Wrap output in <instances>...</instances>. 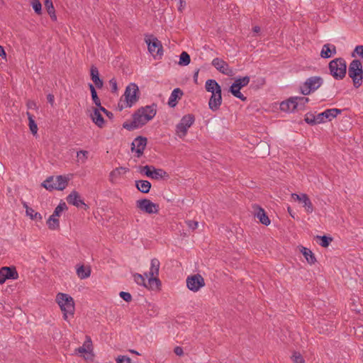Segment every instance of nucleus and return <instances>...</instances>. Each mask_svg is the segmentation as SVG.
I'll list each match as a JSON object with an SVG mask.
<instances>
[{
    "label": "nucleus",
    "instance_id": "ddd939ff",
    "mask_svg": "<svg viewBox=\"0 0 363 363\" xmlns=\"http://www.w3.org/2000/svg\"><path fill=\"white\" fill-rule=\"evenodd\" d=\"M342 110L339 108H329L317 115V120L319 123H325L326 121H331L337 116L342 113Z\"/></svg>",
    "mask_w": 363,
    "mask_h": 363
},
{
    "label": "nucleus",
    "instance_id": "5fc2aeb1",
    "mask_svg": "<svg viewBox=\"0 0 363 363\" xmlns=\"http://www.w3.org/2000/svg\"><path fill=\"white\" fill-rule=\"evenodd\" d=\"M109 85L111 89V92L116 93L118 90V86L117 82L114 78L109 80Z\"/></svg>",
    "mask_w": 363,
    "mask_h": 363
},
{
    "label": "nucleus",
    "instance_id": "72a5a7b5",
    "mask_svg": "<svg viewBox=\"0 0 363 363\" xmlns=\"http://www.w3.org/2000/svg\"><path fill=\"white\" fill-rule=\"evenodd\" d=\"M294 101L297 103L296 110H303L305 105L309 101V99L304 96H295Z\"/></svg>",
    "mask_w": 363,
    "mask_h": 363
},
{
    "label": "nucleus",
    "instance_id": "6e6d98bb",
    "mask_svg": "<svg viewBox=\"0 0 363 363\" xmlns=\"http://www.w3.org/2000/svg\"><path fill=\"white\" fill-rule=\"evenodd\" d=\"M76 155H77V157L78 158H81V155H82V156L85 158H87L88 157V155H89V152L88 151H86V150H81V151H79V152H76Z\"/></svg>",
    "mask_w": 363,
    "mask_h": 363
},
{
    "label": "nucleus",
    "instance_id": "7ed1b4c3",
    "mask_svg": "<svg viewBox=\"0 0 363 363\" xmlns=\"http://www.w3.org/2000/svg\"><path fill=\"white\" fill-rule=\"evenodd\" d=\"M348 75L352 79L355 88H359L362 84L363 68L359 60H353L349 65Z\"/></svg>",
    "mask_w": 363,
    "mask_h": 363
},
{
    "label": "nucleus",
    "instance_id": "c85d7f7f",
    "mask_svg": "<svg viewBox=\"0 0 363 363\" xmlns=\"http://www.w3.org/2000/svg\"><path fill=\"white\" fill-rule=\"evenodd\" d=\"M44 4H45V7L48 14L50 15L52 21H56L57 16L55 14V10L53 6L52 1L51 0H47V1H45Z\"/></svg>",
    "mask_w": 363,
    "mask_h": 363
},
{
    "label": "nucleus",
    "instance_id": "dca6fc26",
    "mask_svg": "<svg viewBox=\"0 0 363 363\" xmlns=\"http://www.w3.org/2000/svg\"><path fill=\"white\" fill-rule=\"evenodd\" d=\"M147 145V138L142 136L137 137L132 143V150L135 151L136 157H140Z\"/></svg>",
    "mask_w": 363,
    "mask_h": 363
},
{
    "label": "nucleus",
    "instance_id": "052dcab7",
    "mask_svg": "<svg viewBox=\"0 0 363 363\" xmlns=\"http://www.w3.org/2000/svg\"><path fill=\"white\" fill-rule=\"evenodd\" d=\"M118 358H122L123 363H133L132 362L131 359L128 356H118Z\"/></svg>",
    "mask_w": 363,
    "mask_h": 363
},
{
    "label": "nucleus",
    "instance_id": "bf43d9fd",
    "mask_svg": "<svg viewBox=\"0 0 363 363\" xmlns=\"http://www.w3.org/2000/svg\"><path fill=\"white\" fill-rule=\"evenodd\" d=\"M174 352L178 356H182L184 354L182 347L179 346L174 349Z\"/></svg>",
    "mask_w": 363,
    "mask_h": 363
},
{
    "label": "nucleus",
    "instance_id": "f257e3e1",
    "mask_svg": "<svg viewBox=\"0 0 363 363\" xmlns=\"http://www.w3.org/2000/svg\"><path fill=\"white\" fill-rule=\"evenodd\" d=\"M157 113V105L152 104L139 108L132 115V121H126L123 123V128L131 131L145 125L152 120Z\"/></svg>",
    "mask_w": 363,
    "mask_h": 363
},
{
    "label": "nucleus",
    "instance_id": "864d4df0",
    "mask_svg": "<svg viewBox=\"0 0 363 363\" xmlns=\"http://www.w3.org/2000/svg\"><path fill=\"white\" fill-rule=\"evenodd\" d=\"M82 346L85 347L89 351L92 350V342L89 336H86V341Z\"/></svg>",
    "mask_w": 363,
    "mask_h": 363
},
{
    "label": "nucleus",
    "instance_id": "20e7f679",
    "mask_svg": "<svg viewBox=\"0 0 363 363\" xmlns=\"http://www.w3.org/2000/svg\"><path fill=\"white\" fill-rule=\"evenodd\" d=\"M330 74L337 80L345 78L347 73V64L342 57L335 58L329 62Z\"/></svg>",
    "mask_w": 363,
    "mask_h": 363
},
{
    "label": "nucleus",
    "instance_id": "f3484780",
    "mask_svg": "<svg viewBox=\"0 0 363 363\" xmlns=\"http://www.w3.org/2000/svg\"><path fill=\"white\" fill-rule=\"evenodd\" d=\"M129 172V168L125 167H119L113 169L110 173L108 176V181L115 184L118 182V180L121 178V177L125 174Z\"/></svg>",
    "mask_w": 363,
    "mask_h": 363
},
{
    "label": "nucleus",
    "instance_id": "e433bc0d",
    "mask_svg": "<svg viewBox=\"0 0 363 363\" xmlns=\"http://www.w3.org/2000/svg\"><path fill=\"white\" fill-rule=\"evenodd\" d=\"M190 55L185 51H183L179 56V65L181 66H186L190 63Z\"/></svg>",
    "mask_w": 363,
    "mask_h": 363
},
{
    "label": "nucleus",
    "instance_id": "9d476101",
    "mask_svg": "<svg viewBox=\"0 0 363 363\" xmlns=\"http://www.w3.org/2000/svg\"><path fill=\"white\" fill-rule=\"evenodd\" d=\"M18 273L15 266L2 267L0 268V284H3L8 279H17Z\"/></svg>",
    "mask_w": 363,
    "mask_h": 363
},
{
    "label": "nucleus",
    "instance_id": "473e14b6",
    "mask_svg": "<svg viewBox=\"0 0 363 363\" xmlns=\"http://www.w3.org/2000/svg\"><path fill=\"white\" fill-rule=\"evenodd\" d=\"M48 228L50 230H57L60 228V221L57 216L51 215L47 221Z\"/></svg>",
    "mask_w": 363,
    "mask_h": 363
},
{
    "label": "nucleus",
    "instance_id": "a211bd4d",
    "mask_svg": "<svg viewBox=\"0 0 363 363\" xmlns=\"http://www.w3.org/2000/svg\"><path fill=\"white\" fill-rule=\"evenodd\" d=\"M222 104V91L213 93L208 101V107L213 111H218Z\"/></svg>",
    "mask_w": 363,
    "mask_h": 363
},
{
    "label": "nucleus",
    "instance_id": "4468645a",
    "mask_svg": "<svg viewBox=\"0 0 363 363\" xmlns=\"http://www.w3.org/2000/svg\"><path fill=\"white\" fill-rule=\"evenodd\" d=\"M211 65L220 73L227 76L233 75V69L230 68L228 64L223 59L216 57L213 60Z\"/></svg>",
    "mask_w": 363,
    "mask_h": 363
},
{
    "label": "nucleus",
    "instance_id": "7c9ffc66",
    "mask_svg": "<svg viewBox=\"0 0 363 363\" xmlns=\"http://www.w3.org/2000/svg\"><path fill=\"white\" fill-rule=\"evenodd\" d=\"M302 203L303 204V207L305 208L306 211L308 213H311L313 211V204L306 194H302Z\"/></svg>",
    "mask_w": 363,
    "mask_h": 363
},
{
    "label": "nucleus",
    "instance_id": "338daca9",
    "mask_svg": "<svg viewBox=\"0 0 363 363\" xmlns=\"http://www.w3.org/2000/svg\"><path fill=\"white\" fill-rule=\"evenodd\" d=\"M185 6H186V1H183V0H179V6L178 8V10L179 11H182Z\"/></svg>",
    "mask_w": 363,
    "mask_h": 363
},
{
    "label": "nucleus",
    "instance_id": "2f4dec72",
    "mask_svg": "<svg viewBox=\"0 0 363 363\" xmlns=\"http://www.w3.org/2000/svg\"><path fill=\"white\" fill-rule=\"evenodd\" d=\"M77 274L81 279L88 278L89 277H90L91 274V269L90 267H87L86 269H85L84 265H81L79 267L77 268Z\"/></svg>",
    "mask_w": 363,
    "mask_h": 363
},
{
    "label": "nucleus",
    "instance_id": "49530a36",
    "mask_svg": "<svg viewBox=\"0 0 363 363\" xmlns=\"http://www.w3.org/2000/svg\"><path fill=\"white\" fill-rule=\"evenodd\" d=\"M67 209V206L65 202L60 203L55 209L52 215L59 217L60 213Z\"/></svg>",
    "mask_w": 363,
    "mask_h": 363
},
{
    "label": "nucleus",
    "instance_id": "774afa93",
    "mask_svg": "<svg viewBox=\"0 0 363 363\" xmlns=\"http://www.w3.org/2000/svg\"><path fill=\"white\" fill-rule=\"evenodd\" d=\"M0 57L3 58H5L6 57V53L1 45H0Z\"/></svg>",
    "mask_w": 363,
    "mask_h": 363
},
{
    "label": "nucleus",
    "instance_id": "a878e982",
    "mask_svg": "<svg viewBox=\"0 0 363 363\" xmlns=\"http://www.w3.org/2000/svg\"><path fill=\"white\" fill-rule=\"evenodd\" d=\"M91 119L93 122L99 128H102L104 125V119L100 113L98 108H94L93 114H91Z\"/></svg>",
    "mask_w": 363,
    "mask_h": 363
},
{
    "label": "nucleus",
    "instance_id": "ea45409f",
    "mask_svg": "<svg viewBox=\"0 0 363 363\" xmlns=\"http://www.w3.org/2000/svg\"><path fill=\"white\" fill-rule=\"evenodd\" d=\"M304 121L311 125L319 124L318 120H317V115L315 116L313 113H307L305 115Z\"/></svg>",
    "mask_w": 363,
    "mask_h": 363
},
{
    "label": "nucleus",
    "instance_id": "de8ad7c7",
    "mask_svg": "<svg viewBox=\"0 0 363 363\" xmlns=\"http://www.w3.org/2000/svg\"><path fill=\"white\" fill-rule=\"evenodd\" d=\"M158 313V309L155 305L148 304L147 308V314L149 316L153 317Z\"/></svg>",
    "mask_w": 363,
    "mask_h": 363
},
{
    "label": "nucleus",
    "instance_id": "39448f33",
    "mask_svg": "<svg viewBox=\"0 0 363 363\" xmlns=\"http://www.w3.org/2000/svg\"><path fill=\"white\" fill-rule=\"evenodd\" d=\"M68 182L69 178L62 175L57 176L55 178L50 177L42 183V186L49 191L54 189L62 191L68 185Z\"/></svg>",
    "mask_w": 363,
    "mask_h": 363
},
{
    "label": "nucleus",
    "instance_id": "f8f14e48",
    "mask_svg": "<svg viewBox=\"0 0 363 363\" xmlns=\"http://www.w3.org/2000/svg\"><path fill=\"white\" fill-rule=\"evenodd\" d=\"M67 201L68 203L72 204L77 208H83L86 211L89 208V206L84 202L81 199L79 194L74 190L67 197Z\"/></svg>",
    "mask_w": 363,
    "mask_h": 363
},
{
    "label": "nucleus",
    "instance_id": "f704fd0d",
    "mask_svg": "<svg viewBox=\"0 0 363 363\" xmlns=\"http://www.w3.org/2000/svg\"><path fill=\"white\" fill-rule=\"evenodd\" d=\"M229 91L236 98L240 99L242 101H247V97L245 96L241 92L240 89L235 87L234 86H230L229 89Z\"/></svg>",
    "mask_w": 363,
    "mask_h": 363
},
{
    "label": "nucleus",
    "instance_id": "0eeeda50",
    "mask_svg": "<svg viewBox=\"0 0 363 363\" xmlns=\"http://www.w3.org/2000/svg\"><path fill=\"white\" fill-rule=\"evenodd\" d=\"M140 91L138 86L135 83H131L126 86L123 96L125 98V104L126 106H133L139 99Z\"/></svg>",
    "mask_w": 363,
    "mask_h": 363
},
{
    "label": "nucleus",
    "instance_id": "c756f323",
    "mask_svg": "<svg viewBox=\"0 0 363 363\" xmlns=\"http://www.w3.org/2000/svg\"><path fill=\"white\" fill-rule=\"evenodd\" d=\"M250 79V78L248 76L235 79L234 82L232 84V86L241 89L242 87L246 86L249 84Z\"/></svg>",
    "mask_w": 363,
    "mask_h": 363
},
{
    "label": "nucleus",
    "instance_id": "4d7b16f0",
    "mask_svg": "<svg viewBox=\"0 0 363 363\" xmlns=\"http://www.w3.org/2000/svg\"><path fill=\"white\" fill-rule=\"evenodd\" d=\"M187 225H188V226H189L190 228H191V229L194 230V229H196V228H197V226H198V222H196V221H193V220H189V221H187Z\"/></svg>",
    "mask_w": 363,
    "mask_h": 363
},
{
    "label": "nucleus",
    "instance_id": "e2e57ef3",
    "mask_svg": "<svg viewBox=\"0 0 363 363\" xmlns=\"http://www.w3.org/2000/svg\"><path fill=\"white\" fill-rule=\"evenodd\" d=\"M291 197L295 200V201H298L300 202L302 201V194L301 195H298L297 194H291Z\"/></svg>",
    "mask_w": 363,
    "mask_h": 363
},
{
    "label": "nucleus",
    "instance_id": "a19ab883",
    "mask_svg": "<svg viewBox=\"0 0 363 363\" xmlns=\"http://www.w3.org/2000/svg\"><path fill=\"white\" fill-rule=\"evenodd\" d=\"M331 44L327 43L325 44L320 52V57L322 58L328 59L331 57V51H330Z\"/></svg>",
    "mask_w": 363,
    "mask_h": 363
},
{
    "label": "nucleus",
    "instance_id": "1a4fd4ad",
    "mask_svg": "<svg viewBox=\"0 0 363 363\" xmlns=\"http://www.w3.org/2000/svg\"><path fill=\"white\" fill-rule=\"evenodd\" d=\"M194 122V116L192 114H187L182 117L180 122L176 126L177 134L181 136L186 135L188 128Z\"/></svg>",
    "mask_w": 363,
    "mask_h": 363
},
{
    "label": "nucleus",
    "instance_id": "79ce46f5",
    "mask_svg": "<svg viewBox=\"0 0 363 363\" xmlns=\"http://www.w3.org/2000/svg\"><path fill=\"white\" fill-rule=\"evenodd\" d=\"M26 215L32 220H42L40 213L35 212L32 208H27Z\"/></svg>",
    "mask_w": 363,
    "mask_h": 363
},
{
    "label": "nucleus",
    "instance_id": "0e129e2a",
    "mask_svg": "<svg viewBox=\"0 0 363 363\" xmlns=\"http://www.w3.org/2000/svg\"><path fill=\"white\" fill-rule=\"evenodd\" d=\"M76 352H77L79 353H86L89 352V350L85 347L82 346V347L77 348Z\"/></svg>",
    "mask_w": 363,
    "mask_h": 363
},
{
    "label": "nucleus",
    "instance_id": "b1692460",
    "mask_svg": "<svg viewBox=\"0 0 363 363\" xmlns=\"http://www.w3.org/2000/svg\"><path fill=\"white\" fill-rule=\"evenodd\" d=\"M160 266V261L157 258L152 259L150 272L148 273H145V276L146 277H148V276L158 277Z\"/></svg>",
    "mask_w": 363,
    "mask_h": 363
},
{
    "label": "nucleus",
    "instance_id": "4c0bfd02",
    "mask_svg": "<svg viewBox=\"0 0 363 363\" xmlns=\"http://www.w3.org/2000/svg\"><path fill=\"white\" fill-rule=\"evenodd\" d=\"M167 175V174L165 171H164L161 169H155V167H152V176H150V178L155 179H159L163 178L164 177H165Z\"/></svg>",
    "mask_w": 363,
    "mask_h": 363
},
{
    "label": "nucleus",
    "instance_id": "603ef678",
    "mask_svg": "<svg viewBox=\"0 0 363 363\" xmlns=\"http://www.w3.org/2000/svg\"><path fill=\"white\" fill-rule=\"evenodd\" d=\"M119 296L121 298H123L126 302H130L132 300V296L128 292L121 291V292H120Z\"/></svg>",
    "mask_w": 363,
    "mask_h": 363
},
{
    "label": "nucleus",
    "instance_id": "69168bd1",
    "mask_svg": "<svg viewBox=\"0 0 363 363\" xmlns=\"http://www.w3.org/2000/svg\"><path fill=\"white\" fill-rule=\"evenodd\" d=\"M199 70L200 69H196L194 72V76H193V78H194V81L196 84H198V75H199Z\"/></svg>",
    "mask_w": 363,
    "mask_h": 363
},
{
    "label": "nucleus",
    "instance_id": "09e8293b",
    "mask_svg": "<svg viewBox=\"0 0 363 363\" xmlns=\"http://www.w3.org/2000/svg\"><path fill=\"white\" fill-rule=\"evenodd\" d=\"M292 360L295 363H304V359L299 352H294L292 357Z\"/></svg>",
    "mask_w": 363,
    "mask_h": 363
},
{
    "label": "nucleus",
    "instance_id": "c03bdc74",
    "mask_svg": "<svg viewBox=\"0 0 363 363\" xmlns=\"http://www.w3.org/2000/svg\"><path fill=\"white\" fill-rule=\"evenodd\" d=\"M31 6L34 10V11L40 15L42 13V4L39 0H31L30 1Z\"/></svg>",
    "mask_w": 363,
    "mask_h": 363
},
{
    "label": "nucleus",
    "instance_id": "6e6552de",
    "mask_svg": "<svg viewBox=\"0 0 363 363\" xmlns=\"http://www.w3.org/2000/svg\"><path fill=\"white\" fill-rule=\"evenodd\" d=\"M136 207L141 211L148 214L157 213L159 211V205L147 199L138 200L136 201Z\"/></svg>",
    "mask_w": 363,
    "mask_h": 363
},
{
    "label": "nucleus",
    "instance_id": "bb28decb",
    "mask_svg": "<svg viewBox=\"0 0 363 363\" xmlns=\"http://www.w3.org/2000/svg\"><path fill=\"white\" fill-rule=\"evenodd\" d=\"M147 288L149 289H160L161 286V281L156 276H148Z\"/></svg>",
    "mask_w": 363,
    "mask_h": 363
},
{
    "label": "nucleus",
    "instance_id": "f03ea898",
    "mask_svg": "<svg viewBox=\"0 0 363 363\" xmlns=\"http://www.w3.org/2000/svg\"><path fill=\"white\" fill-rule=\"evenodd\" d=\"M56 301L63 312V318L65 320H67L68 314L74 315V302L72 297L66 294L58 293L56 296Z\"/></svg>",
    "mask_w": 363,
    "mask_h": 363
},
{
    "label": "nucleus",
    "instance_id": "4be33fe9",
    "mask_svg": "<svg viewBox=\"0 0 363 363\" xmlns=\"http://www.w3.org/2000/svg\"><path fill=\"white\" fill-rule=\"evenodd\" d=\"M280 109L282 111L293 112L297 109V103L294 101V97H291L288 100L280 104Z\"/></svg>",
    "mask_w": 363,
    "mask_h": 363
},
{
    "label": "nucleus",
    "instance_id": "2eb2a0df",
    "mask_svg": "<svg viewBox=\"0 0 363 363\" xmlns=\"http://www.w3.org/2000/svg\"><path fill=\"white\" fill-rule=\"evenodd\" d=\"M152 39L149 38L145 40L146 43L147 44L149 52L153 55H162V46L161 42L158 40L156 38L151 36Z\"/></svg>",
    "mask_w": 363,
    "mask_h": 363
},
{
    "label": "nucleus",
    "instance_id": "a18cd8bd",
    "mask_svg": "<svg viewBox=\"0 0 363 363\" xmlns=\"http://www.w3.org/2000/svg\"><path fill=\"white\" fill-rule=\"evenodd\" d=\"M317 238L320 239L321 240L320 245V246H322L323 247H328L330 243L333 240V238L331 237H328L326 235H323V236L318 235Z\"/></svg>",
    "mask_w": 363,
    "mask_h": 363
},
{
    "label": "nucleus",
    "instance_id": "aec40b11",
    "mask_svg": "<svg viewBox=\"0 0 363 363\" xmlns=\"http://www.w3.org/2000/svg\"><path fill=\"white\" fill-rule=\"evenodd\" d=\"M90 77L95 86L98 89H101L104 86L103 80L99 77V72L98 68L92 65L90 69Z\"/></svg>",
    "mask_w": 363,
    "mask_h": 363
},
{
    "label": "nucleus",
    "instance_id": "c9c22d12",
    "mask_svg": "<svg viewBox=\"0 0 363 363\" xmlns=\"http://www.w3.org/2000/svg\"><path fill=\"white\" fill-rule=\"evenodd\" d=\"M27 116H28V121H29V128H30V130L31 131V133L35 135L37 133V131H38V126H37V124L35 122V120L33 118V116L29 113V112H27Z\"/></svg>",
    "mask_w": 363,
    "mask_h": 363
},
{
    "label": "nucleus",
    "instance_id": "412c9836",
    "mask_svg": "<svg viewBox=\"0 0 363 363\" xmlns=\"http://www.w3.org/2000/svg\"><path fill=\"white\" fill-rule=\"evenodd\" d=\"M183 94L184 93L182 89L179 88L174 89L169 98L168 105L171 108L175 107L177 104L178 100L182 97Z\"/></svg>",
    "mask_w": 363,
    "mask_h": 363
},
{
    "label": "nucleus",
    "instance_id": "8fccbe9b",
    "mask_svg": "<svg viewBox=\"0 0 363 363\" xmlns=\"http://www.w3.org/2000/svg\"><path fill=\"white\" fill-rule=\"evenodd\" d=\"M153 167H152V168ZM151 167L148 165H145L144 167H140V172L142 174H144L145 176L150 177L152 176V170L150 169Z\"/></svg>",
    "mask_w": 363,
    "mask_h": 363
},
{
    "label": "nucleus",
    "instance_id": "cd10ccee",
    "mask_svg": "<svg viewBox=\"0 0 363 363\" xmlns=\"http://www.w3.org/2000/svg\"><path fill=\"white\" fill-rule=\"evenodd\" d=\"M301 252H302L303 257L306 258L308 264H313L316 262L314 254L308 248L302 247Z\"/></svg>",
    "mask_w": 363,
    "mask_h": 363
},
{
    "label": "nucleus",
    "instance_id": "3c124183",
    "mask_svg": "<svg viewBox=\"0 0 363 363\" xmlns=\"http://www.w3.org/2000/svg\"><path fill=\"white\" fill-rule=\"evenodd\" d=\"M356 55L363 58V45H357L352 53V57H355Z\"/></svg>",
    "mask_w": 363,
    "mask_h": 363
},
{
    "label": "nucleus",
    "instance_id": "5701e85b",
    "mask_svg": "<svg viewBox=\"0 0 363 363\" xmlns=\"http://www.w3.org/2000/svg\"><path fill=\"white\" fill-rule=\"evenodd\" d=\"M206 90L211 94L222 91L221 86L215 79L206 81Z\"/></svg>",
    "mask_w": 363,
    "mask_h": 363
},
{
    "label": "nucleus",
    "instance_id": "9b49d317",
    "mask_svg": "<svg viewBox=\"0 0 363 363\" xmlns=\"http://www.w3.org/2000/svg\"><path fill=\"white\" fill-rule=\"evenodd\" d=\"M186 286L189 290L197 291L204 286V279L199 274L189 276L186 279Z\"/></svg>",
    "mask_w": 363,
    "mask_h": 363
},
{
    "label": "nucleus",
    "instance_id": "37998d69",
    "mask_svg": "<svg viewBox=\"0 0 363 363\" xmlns=\"http://www.w3.org/2000/svg\"><path fill=\"white\" fill-rule=\"evenodd\" d=\"M135 281L138 284L147 288V285L145 282V275L143 276L140 274L136 273L133 275Z\"/></svg>",
    "mask_w": 363,
    "mask_h": 363
},
{
    "label": "nucleus",
    "instance_id": "13d9d810",
    "mask_svg": "<svg viewBox=\"0 0 363 363\" xmlns=\"http://www.w3.org/2000/svg\"><path fill=\"white\" fill-rule=\"evenodd\" d=\"M47 100H48V102L52 106H54V101H55V96L53 94H48L47 96Z\"/></svg>",
    "mask_w": 363,
    "mask_h": 363
},
{
    "label": "nucleus",
    "instance_id": "680f3d73",
    "mask_svg": "<svg viewBox=\"0 0 363 363\" xmlns=\"http://www.w3.org/2000/svg\"><path fill=\"white\" fill-rule=\"evenodd\" d=\"M128 106H125V101L122 100V99H121L120 100V102L118 103V108L120 111H121L123 108H127Z\"/></svg>",
    "mask_w": 363,
    "mask_h": 363
},
{
    "label": "nucleus",
    "instance_id": "393cba45",
    "mask_svg": "<svg viewBox=\"0 0 363 363\" xmlns=\"http://www.w3.org/2000/svg\"><path fill=\"white\" fill-rule=\"evenodd\" d=\"M135 186L140 192L147 194L150 190L151 183L147 180H138L135 181Z\"/></svg>",
    "mask_w": 363,
    "mask_h": 363
},
{
    "label": "nucleus",
    "instance_id": "58836bf2",
    "mask_svg": "<svg viewBox=\"0 0 363 363\" xmlns=\"http://www.w3.org/2000/svg\"><path fill=\"white\" fill-rule=\"evenodd\" d=\"M89 88L90 89L91 98L94 103L96 106H100L101 101L97 95V92L96 91L94 86L92 84H89Z\"/></svg>",
    "mask_w": 363,
    "mask_h": 363
},
{
    "label": "nucleus",
    "instance_id": "423d86ee",
    "mask_svg": "<svg viewBox=\"0 0 363 363\" xmlns=\"http://www.w3.org/2000/svg\"><path fill=\"white\" fill-rule=\"evenodd\" d=\"M323 84V79L319 76H313L308 78L300 86V92L303 95H308L317 90Z\"/></svg>",
    "mask_w": 363,
    "mask_h": 363
},
{
    "label": "nucleus",
    "instance_id": "6ab92c4d",
    "mask_svg": "<svg viewBox=\"0 0 363 363\" xmlns=\"http://www.w3.org/2000/svg\"><path fill=\"white\" fill-rule=\"evenodd\" d=\"M254 209L257 211L255 216L259 219V222L264 225H269L271 221L264 210L257 205L254 206Z\"/></svg>",
    "mask_w": 363,
    "mask_h": 363
}]
</instances>
